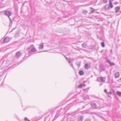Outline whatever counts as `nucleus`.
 Listing matches in <instances>:
<instances>
[{
  "instance_id": "f257e3e1",
  "label": "nucleus",
  "mask_w": 121,
  "mask_h": 121,
  "mask_svg": "<svg viewBox=\"0 0 121 121\" xmlns=\"http://www.w3.org/2000/svg\"><path fill=\"white\" fill-rule=\"evenodd\" d=\"M3 12H4V15L8 17H10L12 14L11 12H10L4 11L1 12L2 13Z\"/></svg>"
},
{
  "instance_id": "f03ea898",
  "label": "nucleus",
  "mask_w": 121,
  "mask_h": 121,
  "mask_svg": "<svg viewBox=\"0 0 121 121\" xmlns=\"http://www.w3.org/2000/svg\"><path fill=\"white\" fill-rule=\"evenodd\" d=\"M109 7H110L111 8H112L113 7L112 2H109V5L107 4L106 5L105 7V8L106 9H108Z\"/></svg>"
},
{
  "instance_id": "7ed1b4c3",
  "label": "nucleus",
  "mask_w": 121,
  "mask_h": 121,
  "mask_svg": "<svg viewBox=\"0 0 121 121\" xmlns=\"http://www.w3.org/2000/svg\"><path fill=\"white\" fill-rule=\"evenodd\" d=\"M37 50L36 49H35L34 47V48L32 49L30 51L28 52V54L29 55H31L32 54V53L33 52H35Z\"/></svg>"
},
{
  "instance_id": "20e7f679",
  "label": "nucleus",
  "mask_w": 121,
  "mask_h": 121,
  "mask_svg": "<svg viewBox=\"0 0 121 121\" xmlns=\"http://www.w3.org/2000/svg\"><path fill=\"white\" fill-rule=\"evenodd\" d=\"M10 39L8 37H6L4 39L3 42L4 43H7L9 42L10 40Z\"/></svg>"
},
{
  "instance_id": "39448f33",
  "label": "nucleus",
  "mask_w": 121,
  "mask_h": 121,
  "mask_svg": "<svg viewBox=\"0 0 121 121\" xmlns=\"http://www.w3.org/2000/svg\"><path fill=\"white\" fill-rule=\"evenodd\" d=\"M107 63H109L110 65V66H112L115 65V64L111 62L109 60H107Z\"/></svg>"
},
{
  "instance_id": "423d86ee",
  "label": "nucleus",
  "mask_w": 121,
  "mask_h": 121,
  "mask_svg": "<svg viewBox=\"0 0 121 121\" xmlns=\"http://www.w3.org/2000/svg\"><path fill=\"white\" fill-rule=\"evenodd\" d=\"M21 53L19 52H17L15 54L16 56V57L18 58L21 55Z\"/></svg>"
},
{
  "instance_id": "0eeeda50",
  "label": "nucleus",
  "mask_w": 121,
  "mask_h": 121,
  "mask_svg": "<svg viewBox=\"0 0 121 121\" xmlns=\"http://www.w3.org/2000/svg\"><path fill=\"white\" fill-rule=\"evenodd\" d=\"M100 81L102 82H104L106 80L105 77H100Z\"/></svg>"
},
{
  "instance_id": "6e6552de",
  "label": "nucleus",
  "mask_w": 121,
  "mask_h": 121,
  "mask_svg": "<svg viewBox=\"0 0 121 121\" xmlns=\"http://www.w3.org/2000/svg\"><path fill=\"white\" fill-rule=\"evenodd\" d=\"M34 45H32L28 47L27 49V50H28V51H29V50L30 51L32 49L34 48Z\"/></svg>"
},
{
  "instance_id": "1a4fd4ad",
  "label": "nucleus",
  "mask_w": 121,
  "mask_h": 121,
  "mask_svg": "<svg viewBox=\"0 0 121 121\" xmlns=\"http://www.w3.org/2000/svg\"><path fill=\"white\" fill-rule=\"evenodd\" d=\"M85 86L86 85L85 84H81L78 86V88H82V87H85Z\"/></svg>"
},
{
  "instance_id": "9d476101",
  "label": "nucleus",
  "mask_w": 121,
  "mask_h": 121,
  "mask_svg": "<svg viewBox=\"0 0 121 121\" xmlns=\"http://www.w3.org/2000/svg\"><path fill=\"white\" fill-rule=\"evenodd\" d=\"M39 45V49H43V43H41Z\"/></svg>"
},
{
  "instance_id": "9b49d317",
  "label": "nucleus",
  "mask_w": 121,
  "mask_h": 121,
  "mask_svg": "<svg viewBox=\"0 0 121 121\" xmlns=\"http://www.w3.org/2000/svg\"><path fill=\"white\" fill-rule=\"evenodd\" d=\"M115 76L116 78H119V72L116 73L115 74Z\"/></svg>"
},
{
  "instance_id": "f8f14e48",
  "label": "nucleus",
  "mask_w": 121,
  "mask_h": 121,
  "mask_svg": "<svg viewBox=\"0 0 121 121\" xmlns=\"http://www.w3.org/2000/svg\"><path fill=\"white\" fill-rule=\"evenodd\" d=\"M90 48L91 50H94L95 49V46L93 45L91 46L90 47Z\"/></svg>"
},
{
  "instance_id": "ddd939ff",
  "label": "nucleus",
  "mask_w": 121,
  "mask_h": 121,
  "mask_svg": "<svg viewBox=\"0 0 121 121\" xmlns=\"http://www.w3.org/2000/svg\"><path fill=\"white\" fill-rule=\"evenodd\" d=\"M92 107L93 108H96V104L95 103H92L91 104Z\"/></svg>"
},
{
  "instance_id": "4468645a",
  "label": "nucleus",
  "mask_w": 121,
  "mask_h": 121,
  "mask_svg": "<svg viewBox=\"0 0 121 121\" xmlns=\"http://www.w3.org/2000/svg\"><path fill=\"white\" fill-rule=\"evenodd\" d=\"M120 9V8L119 7H117L116 8V11L117 13L118 12Z\"/></svg>"
},
{
  "instance_id": "2eb2a0df",
  "label": "nucleus",
  "mask_w": 121,
  "mask_h": 121,
  "mask_svg": "<svg viewBox=\"0 0 121 121\" xmlns=\"http://www.w3.org/2000/svg\"><path fill=\"white\" fill-rule=\"evenodd\" d=\"M82 47L83 48H85L86 47L87 45L86 43H84L82 44Z\"/></svg>"
},
{
  "instance_id": "dca6fc26",
  "label": "nucleus",
  "mask_w": 121,
  "mask_h": 121,
  "mask_svg": "<svg viewBox=\"0 0 121 121\" xmlns=\"http://www.w3.org/2000/svg\"><path fill=\"white\" fill-rule=\"evenodd\" d=\"M79 73L80 75H82L84 74V72L83 71L81 70L79 71Z\"/></svg>"
},
{
  "instance_id": "f3484780",
  "label": "nucleus",
  "mask_w": 121,
  "mask_h": 121,
  "mask_svg": "<svg viewBox=\"0 0 121 121\" xmlns=\"http://www.w3.org/2000/svg\"><path fill=\"white\" fill-rule=\"evenodd\" d=\"M116 94L119 96H121V92L117 91L116 92Z\"/></svg>"
},
{
  "instance_id": "a211bd4d",
  "label": "nucleus",
  "mask_w": 121,
  "mask_h": 121,
  "mask_svg": "<svg viewBox=\"0 0 121 121\" xmlns=\"http://www.w3.org/2000/svg\"><path fill=\"white\" fill-rule=\"evenodd\" d=\"M88 65L87 64H86L85 65V68L86 69H88Z\"/></svg>"
},
{
  "instance_id": "6ab92c4d",
  "label": "nucleus",
  "mask_w": 121,
  "mask_h": 121,
  "mask_svg": "<svg viewBox=\"0 0 121 121\" xmlns=\"http://www.w3.org/2000/svg\"><path fill=\"white\" fill-rule=\"evenodd\" d=\"M112 94V93L111 91H109L108 92H107V94L108 95V96L109 97H110V96L109 95H111Z\"/></svg>"
},
{
  "instance_id": "aec40b11",
  "label": "nucleus",
  "mask_w": 121,
  "mask_h": 121,
  "mask_svg": "<svg viewBox=\"0 0 121 121\" xmlns=\"http://www.w3.org/2000/svg\"><path fill=\"white\" fill-rule=\"evenodd\" d=\"M83 119V117L82 116L78 120V121H82Z\"/></svg>"
},
{
  "instance_id": "412c9836",
  "label": "nucleus",
  "mask_w": 121,
  "mask_h": 121,
  "mask_svg": "<svg viewBox=\"0 0 121 121\" xmlns=\"http://www.w3.org/2000/svg\"><path fill=\"white\" fill-rule=\"evenodd\" d=\"M91 13H93L95 11V9L92 8H91Z\"/></svg>"
},
{
  "instance_id": "4be33fe9",
  "label": "nucleus",
  "mask_w": 121,
  "mask_h": 121,
  "mask_svg": "<svg viewBox=\"0 0 121 121\" xmlns=\"http://www.w3.org/2000/svg\"><path fill=\"white\" fill-rule=\"evenodd\" d=\"M101 45L103 47H105L104 43V42H103L101 43Z\"/></svg>"
},
{
  "instance_id": "5701e85b",
  "label": "nucleus",
  "mask_w": 121,
  "mask_h": 121,
  "mask_svg": "<svg viewBox=\"0 0 121 121\" xmlns=\"http://www.w3.org/2000/svg\"><path fill=\"white\" fill-rule=\"evenodd\" d=\"M24 121H30V120H29L26 117H25L24 118Z\"/></svg>"
},
{
  "instance_id": "b1692460",
  "label": "nucleus",
  "mask_w": 121,
  "mask_h": 121,
  "mask_svg": "<svg viewBox=\"0 0 121 121\" xmlns=\"http://www.w3.org/2000/svg\"><path fill=\"white\" fill-rule=\"evenodd\" d=\"M87 12H88L87 11L85 10L83 11V13L84 14H86L87 13Z\"/></svg>"
},
{
  "instance_id": "393cba45",
  "label": "nucleus",
  "mask_w": 121,
  "mask_h": 121,
  "mask_svg": "<svg viewBox=\"0 0 121 121\" xmlns=\"http://www.w3.org/2000/svg\"><path fill=\"white\" fill-rule=\"evenodd\" d=\"M101 69L102 71H104L105 70V68H104L102 66L100 68Z\"/></svg>"
},
{
  "instance_id": "a878e982",
  "label": "nucleus",
  "mask_w": 121,
  "mask_h": 121,
  "mask_svg": "<svg viewBox=\"0 0 121 121\" xmlns=\"http://www.w3.org/2000/svg\"><path fill=\"white\" fill-rule=\"evenodd\" d=\"M103 2L106 4L107 3L108 0H103Z\"/></svg>"
},
{
  "instance_id": "bb28decb",
  "label": "nucleus",
  "mask_w": 121,
  "mask_h": 121,
  "mask_svg": "<svg viewBox=\"0 0 121 121\" xmlns=\"http://www.w3.org/2000/svg\"><path fill=\"white\" fill-rule=\"evenodd\" d=\"M85 121H91V120L89 119H86L85 120Z\"/></svg>"
},
{
  "instance_id": "cd10ccee",
  "label": "nucleus",
  "mask_w": 121,
  "mask_h": 121,
  "mask_svg": "<svg viewBox=\"0 0 121 121\" xmlns=\"http://www.w3.org/2000/svg\"><path fill=\"white\" fill-rule=\"evenodd\" d=\"M71 65V66H72V67H73V69L74 67H73V64L72 63H71L70 64H69Z\"/></svg>"
},
{
  "instance_id": "c85d7f7f",
  "label": "nucleus",
  "mask_w": 121,
  "mask_h": 121,
  "mask_svg": "<svg viewBox=\"0 0 121 121\" xmlns=\"http://www.w3.org/2000/svg\"><path fill=\"white\" fill-rule=\"evenodd\" d=\"M64 57L66 59V60H69V59L67 58V57L65 56V55H64Z\"/></svg>"
},
{
  "instance_id": "c756f323",
  "label": "nucleus",
  "mask_w": 121,
  "mask_h": 121,
  "mask_svg": "<svg viewBox=\"0 0 121 121\" xmlns=\"http://www.w3.org/2000/svg\"><path fill=\"white\" fill-rule=\"evenodd\" d=\"M104 91L105 92V93L107 94V90L106 89H105L104 90Z\"/></svg>"
},
{
  "instance_id": "7c9ffc66",
  "label": "nucleus",
  "mask_w": 121,
  "mask_h": 121,
  "mask_svg": "<svg viewBox=\"0 0 121 121\" xmlns=\"http://www.w3.org/2000/svg\"><path fill=\"white\" fill-rule=\"evenodd\" d=\"M77 65L78 66V67H79L80 66V64H77Z\"/></svg>"
},
{
  "instance_id": "2f4dec72",
  "label": "nucleus",
  "mask_w": 121,
  "mask_h": 121,
  "mask_svg": "<svg viewBox=\"0 0 121 121\" xmlns=\"http://www.w3.org/2000/svg\"><path fill=\"white\" fill-rule=\"evenodd\" d=\"M114 0H109V2H112V1H113Z\"/></svg>"
},
{
  "instance_id": "473e14b6",
  "label": "nucleus",
  "mask_w": 121,
  "mask_h": 121,
  "mask_svg": "<svg viewBox=\"0 0 121 121\" xmlns=\"http://www.w3.org/2000/svg\"><path fill=\"white\" fill-rule=\"evenodd\" d=\"M68 61V62L69 63V64H70L71 63L70 62V61L69 60H67Z\"/></svg>"
},
{
  "instance_id": "72a5a7b5",
  "label": "nucleus",
  "mask_w": 121,
  "mask_h": 121,
  "mask_svg": "<svg viewBox=\"0 0 121 121\" xmlns=\"http://www.w3.org/2000/svg\"><path fill=\"white\" fill-rule=\"evenodd\" d=\"M8 17L10 21H11V19L10 18V17Z\"/></svg>"
},
{
  "instance_id": "f704fd0d",
  "label": "nucleus",
  "mask_w": 121,
  "mask_h": 121,
  "mask_svg": "<svg viewBox=\"0 0 121 121\" xmlns=\"http://www.w3.org/2000/svg\"><path fill=\"white\" fill-rule=\"evenodd\" d=\"M12 20H11V21H10V23H11V24L12 23Z\"/></svg>"
},
{
  "instance_id": "c9c22d12",
  "label": "nucleus",
  "mask_w": 121,
  "mask_h": 121,
  "mask_svg": "<svg viewBox=\"0 0 121 121\" xmlns=\"http://www.w3.org/2000/svg\"><path fill=\"white\" fill-rule=\"evenodd\" d=\"M99 78H98V77L97 78V81H99L98 79Z\"/></svg>"
},
{
  "instance_id": "e433bc0d",
  "label": "nucleus",
  "mask_w": 121,
  "mask_h": 121,
  "mask_svg": "<svg viewBox=\"0 0 121 121\" xmlns=\"http://www.w3.org/2000/svg\"><path fill=\"white\" fill-rule=\"evenodd\" d=\"M102 84H103L102 83H101V84H100V86H101V85H102Z\"/></svg>"
},
{
  "instance_id": "4c0bfd02",
  "label": "nucleus",
  "mask_w": 121,
  "mask_h": 121,
  "mask_svg": "<svg viewBox=\"0 0 121 121\" xmlns=\"http://www.w3.org/2000/svg\"><path fill=\"white\" fill-rule=\"evenodd\" d=\"M69 121H73V120H70Z\"/></svg>"
},
{
  "instance_id": "58836bf2",
  "label": "nucleus",
  "mask_w": 121,
  "mask_h": 121,
  "mask_svg": "<svg viewBox=\"0 0 121 121\" xmlns=\"http://www.w3.org/2000/svg\"><path fill=\"white\" fill-rule=\"evenodd\" d=\"M84 107V106H83V107H82V108H83Z\"/></svg>"
},
{
  "instance_id": "ea45409f",
  "label": "nucleus",
  "mask_w": 121,
  "mask_h": 121,
  "mask_svg": "<svg viewBox=\"0 0 121 121\" xmlns=\"http://www.w3.org/2000/svg\"><path fill=\"white\" fill-rule=\"evenodd\" d=\"M45 51H42V52H44Z\"/></svg>"
},
{
  "instance_id": "a19ab883",
  "label": "nucleus",
  "mask_w": 121,
  "mask_h": 121,
  "mask_svg": "<svg viewBox=\"0 0 121 121\" xmlns=\"http://www.w3.org/2000/svg\"><path fill=\"white\" fill-rule=\"evenodd\" d=\"M112 50H111V52H112Z\"/></svg>"
},
{
  "instance_id": "79ce46f5",
  "label": "nucleus",
  "mask_w": 121,
  "mask_h": 121,
  "mask_svg": "<svg viewBox=\"0 0 121 121\" xmlns=\"http://www.w3.org/2000/svg\"><path fill=\"white\" fill-rule=\"evenodd\" d=\"M120 80H121V78L120 79Z\"/></svg>"
}]
</instances>
